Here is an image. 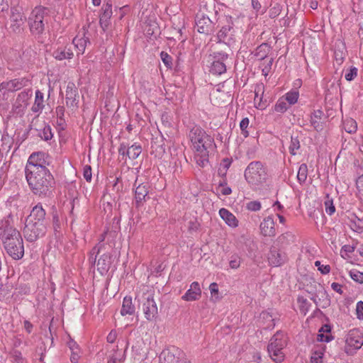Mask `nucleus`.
Segmentation results:
<instances>
[{
  "mask_svg": "<svg viewBox=\"0 0 363 363\" xmlns=\"http://www.w3.org/2000/svg\"><path fill=\"white\" fill-rule=\"evenodd\" d=\"M83 175H84V179L87 181V182H91V168L89 165H86L84 167V171H83Z\"/></svg>",
  "mask_w": 363,
  "mask_h": 363,
  "instance_id": "nucleus-56",
  "label": "nucleus"
},
{
  "mask_svg": "<svg viewBox=\"0 0 363 363\" xmlns=\"http://www.w3.org/2000/svg\"><path fill=\"white\" fill-rule=\"evenodd\" d=\"M315 265L318 267V270L321 272L323 274H327L330 271V265H323L321 264L320 261H316L315 262Z\"/></svg>",
  "mask_w": 363,
  "mask_h": 363,
  "instance_id": "nucleus-52",
  "label": "nucleus"
},
{
  "mask_svg": "<svg viewBox=\"0 0 363 363\" xmlns=\"http://www.w3.org/2000/svg\"><path fill=\"white\" fill-rule=\"evenodd\" d=\"M111 256L107 254H104L101 256L97 262L98 269L101 272L108 271L110 265Z\"/></svg>",
  "mask_w": 363,
  "mask_h": 363,
  "instance_id": "nucleus-31",
  "label": "nucleus"
},
{
  "mask_svg": "<svg viewBox=\"0 0 363 363\" xmlns=\"http://www.w3.org/2000/svg\"><path fill=\"white\" fill-rule=\"evenodd\" d=\"M214 74L220 75L226 72V65L225 62L213 60L210 69Z\"/></svg>",
  "mask_w": 363,
  "mask_h": 363,
  "instance_id": "nucleus-29",
  "label": "nucleus"
},
{
  "mask_svg": "<svg viewBox=\"0 0 363 363\" xmlns=\"http://www.w3.org/2000/svg\"><path fill=\"white\" fill-rule=\"evenodd\" d=\"M196 25L197 30L201 33L209 35L214 31V24L208 17L204 16L203 14L196 15Z\"/></svg>",
  "mask_w": 363,
  "mask_h": 363,
  "instance_id": "nucleus-17",
  "label": "nucleus"
},
{
  "mask_svg": "<svg viewBox=\"0 0 363 363\" xmlns=\"http://www.w3.org/2000/svg\"><path fill=\"white\" fill-rule=\"evenodd\" d=\"M160 363H189L185 354L179 349L173 347L163 350L160 355Z\"/></svg>",
  "mask_w": 363,
  "mask_h": 363,
  "instance_id": "nucleus-8",
  "label": "nucleus"
},
{
  "mask_svg": "<svg viewBox=\"0 0 363 363\" xmlns=\"http://www.w3.org/2000/svg\"><path fill=\"white\" fill-rule=\"evenodd\" d=\"M12 357H13L14 361H16V362H23V359L22 357L21 352L18 350L13 351Z\"/></svg>",
  "mask_w": 363,
  "mask_h": 363,
  "instance_id": "nucleus-62",
  "label": "nucleus"
},
{
  "mask_svg": "<svg viewBox=\"0 0 363 363\" xmlns=\"http://www.w3.org/2000/svg\"><path fill=\"white\" fill-rule=\"evenodd\" d=\"M201 296V290L199 284L197 281L193 282L190 289L182 296V298L186 301H196L200 298Z\"/></svg>",
  "mask_w": 363,
  "mask_h": 363,
  "instance_id": "nucleus-21",
  "label": "nucleus"
},
{
  "mask_svg": "<svg viewBox=\"0 0 363 363\" xmlns=\"http://www.w3.org/2000/svg\"><path fill=\"white\" fill-rule=\"evenodd\" d=\"M135 313V306L130 296H125L123 298L121 314L122 315H133Z\"/></svg>",
  "mask_w": 363,
  "mask_h": 363,
  "instance_id": "nucleus-27",
  "label": "nucleus"
},
{
  "mask_svg": "<svg viewBox=\"0 0 363 363\" xmlns=\"http://www.w3.org/2000/svg\"><path fill=\"white\" fill-rule=\"evenodd\" d=\"M11 27L13 32L20 33L26 20V16L18 8H12L10 16Z\"/></svg>",
  "mask_w": 363,
  "mask_h": 363,
  "instance_id": "nucleus-14",
  "label": "nucleus"
},
{
  "mask_svg": "<svg viewBox=\"0 0 363 363\" xmlns=\"http://www.w3.org/2000/svg\"><path fill=\"white\" fill-rule=\"evenodd\" d=\"M268 259L270 264L273 266H280L285 262L286 255L277 248L273 247L270 250Z\"/></svg>",
  "mask_w": 363,
  "mask_h": 363,
  "instance_id": "nucleus-23",
  "label": "nucleus"
},
{
  "mask_svg": "<svg viewBox=\"0 0 363 363\" xmlns=\"http://www.w3.org/2000/svg\"><path fill=\"white\" fill-rule=\"evenodd\" d=\"M357 75V69L354 67H351L345 74V79L347 81L353 80Z\"/></svg>",
  "mask_w": 363,
  "mask_h": 363,
  "instance_id": "nucleus-50",
  "label": "nucleus"
},
{
  "mask_svg": "<svg viewBox=\"0 0 363 363\" xmlns=\"http://www.w3.org/2000/svg\"><path fill=\"white\" fill-rule=\"evenodd\" d=\"M346 345L354 350L360 349L363 345V333L357 328L350 330L346 337Z\"/></svg>",
  "mask_w": 363,
  "mask_h": 363,
  "instance_id": "nucleus-13",
  "label": "nucleus"
},
{
  "mask_svg": "<svg viewBox=\"0 0 363 363\" xmlns=\"http://www.w3.org/2000/svg\"><path fill=\"white\" fill-rule=\"evenodd\" d=\"M160 57L164 64V65L167 67V69H172L173 67V59L172 56H170L168 53L166 52L162 51L160 53Z\"/></svg>",
  "mask_w": 363,
  "mask_h": 363,
  "instance_id": "nucleus-40",
  "label": "nucleus"
},
{
  "mask_svg": "<svg viewBox=\"0 0 363 363\" xmlns=\"http://www.w3.org/2000/svg\"><path fill=\"white\" fill-rule=\"evenodd\" d=\"M241 262V259L238 255H233L230 257V267L231 269H238Z\"/></svg>",
  "mask_w": 363,
  "mask_h": 363,
  "instance_id": "nucleus-45",
  "label": "nucleus"
},
{
  "mask_svg": "<svg viewBox=\"0 0 363 363\" xmlns=\"http://www.w3.org/2000/svg\"><path fill=\"white\" fill-rule=\"evenodd\" d=\"M50 9L44 6L35 7L28 18L30 30L33 35L42 34L45 30V25L50 18Z\"/></svg>",
  "mask_w": 363,
  "mask_h": 363,
  "instance_id": "nucleus-3",
  "label": "nucleus"
},
{
  "mask_svg": "<svg viewBox=\"0 0 363 363\" xmlns=\"http://www.w3.org/2000/svg\"><path fill=\"white\" fill-rule=\"evenodd\" d=\"M30 80L26 77L18 78L0 84V90L6 89L9 91H14L22 89L29 84Z\"/></svg>",
  "mask_w": 363,
  "mask_h": 363,
  "instance_id": "nucleus-19",
  "label": "nucleus"
},
{
  "mask_svg": "<svg viewBox=\"0 0 363 363\" xmlns=\"http://www.w3.org/2000/svg\"><path fill=\"white\" fill-rule=\"evenodd\" d=\"M324 206L325 208V211L328 214L331 216L335 213V207L333 203V199L330 196L329 194H326L325 196Z\"/></svg>",
  "mask_w": 363,
  "mask_h": 363,
  "instance_id": "nucleus-35",
  "label": "nucleus"
},
{
  "mask_svg": "<svg viewBox=\"0 0 363 363\" xmlns=\"http://www.w3.org/2000/svg\"><path fill=\"white\" fill-rule=\"evenodd\" d=\"M332 339V336L331 335H328V334H326V335H324V334H319L318 335V340L320 342H328L331 340Z\"/></svg>",
  "mask_w": 363,
  "mask_h": 363,
  "instance_id": "nucleus-61",
  "label": "nucleus"
},
{
  "mask_svg": "<svg viewBox=\"0 0 363 363\" xmlns=\"http://www.w3.org/2000/svg\"><path fill=\"white\" fill-rule=\"evenodd\" d=\"M148 195V191L146 185L140 184L137 186L135 191V199L136 207H140L144 201L146 200V198Z\"/></svg>",
  "mask_w": 363,
  "mask_h": 363,
  "instance_id": "nucleus-24",
  "label": "nucleus"
},
{
  "mask_svg": "<svg viewBox=\"0 0 363 363\" xmlns=\"http://www.w3.org/2000/svg\"><path fill=\"white\" fill-rule=\"evenodd\" d=\"M245 178L247 182L255 186L266 182L267 174L263 164L260 162H250L245 171Z\"/></svg>",
  "mask_w": 363,
  "mask_h": 363,
  "instance_id": "nucleus-5",
  "label": "nucleus"
},
{
  "mask_svg": "<svg viewBox=\"0 0 363 363\" xmlns=\"http://www.w3.org/2000/svg\"><path fill=\"white\" fill-rule=\"evenodd\" d=\"M6 252L14 259H19L24 255L23 239L19 233L3 244Z\"/></svg>",
  "mask_w": 363,
  "mask_h": 363,
  "instance_id": "nucleus-7",
  "label": "nucleus"
},
{
  "mask_svg": "<svg viewBox=\"0 0 363 363\" xmlns=\"http://www.w3.org/2000/svg\"><path fill=\"white\" fill-rule=\"evenodd\" d=\"M73 56V52L70 49H68L66 50V49H57V50L54 51L53 52V57L58 60H62L65 59H71Z\"/></svg>",
  "mask_w": 363,
  "mask_h": 363,
  "instance_id": "nucleus-32",
  "label": "nucleus"
},
{
  "mask_svg": "<svg viewBox=\"0 0 363 363\" xmlns=\"http://www.w3.org/2000/svg\"><path fill=\"white\" fill-rule=\"evenodd\" d=\"M322 111L320 110L315 111L311 116V124L317 131H320L323 129V125L318 120L320 119Z\"/></svg>",
  "mask_w": 363,
  "mask_h": 363,
  "instance_id": "nucleus-28",
  "label": "nucleus"
},
{
  "mask_svg": "<svg viewBox=\"0 0 363 363\" xmlns=\"http://www.w3.org/2000/svg\"><path fill=\"white\" fill-rule=\"evenodd\" d=\"M356 186L359 195L363 196V175L359 176L356 180Z\"/></svg>",
  "mask_w": 363,
  "mask_h": 363,
  "instance_id": "nucleus-57",
  "label": "nucleus"
},
{
  "mask_svg": "<svg viewBox=\"0 0 363 363\" xmlns=\"http://www.w3.org/2000/svg\"><path fill=\"white\" fill-rule=\"evenodd\" d=\"M197 153H198V156L200 157V158L199 160H197L198 164L201 166H204L205 163L208 162V154L204 157L200 152H197Z\"/></svg>",
  "mask_w": 363,
  "mask_h": 363,
  "instance_id": "nucleus-63",
  "label": "nucleus"
},
{
  "mask_svg": "<svg viewBox=\"0 0 363 363\" xmlns=\"http://www.w3.org/2000/svg\"><path fill=\"white\" fill-rule=\"evenodd\" d=\"M246 207L249 211H257L261 208V203L258 201H250L247 203Z\"/></svg>",
  "mask_w": 363,
  "mask_h": 363,
  "instance_id": "nucleus-49",
  "label": "nucleus"
},
{
  "mask_svg": "<svg viewBox=\"0 0 363 363\" xmlns=\"http://www.w3.org/2000/svg\"><path fill=\"white\" fill-rule=\"evenodd\" d=\"M281 12V6L279 4H276L270 9V17L275 18L279 15Z\"/></svg>",
  "mask_w": 363,
  "mask_h": 363,
  "instance_id": "nucleus-59",
  "label": "nucleus"
},
{
  "mask_svg": "<svg viewBox=\"0 0 363 363\" xmlns=\"http://www.w3.org/2000/svg\"><path fill=\"white\" fill-rule=\"evenodd\" d=\"M116 337H117V335H116V331H113V330H111L109 334L108 335L106 339H107V341L110 343H113L115 342L116 339Z\"/></svg>",
  "mask_w": 363,
  "mask_h": 363,
  "instance_id": "nucleus-64",
  "label": "nucleus"
},
{
  "mask_svg": "<svg viewBox=\"0 0 363 363\" xmlns=\"http://www.w3.org/2000/svg\"><path fill=\"white\" fill-rule=\"evenodd\" d=\"M287 109H288V105H287L286 102L285 101V100L283 99H279L274 106V110L277 112L284 113Z\"/></svg>",
  "mask_w": 363,
  "mask_h": 363,
  "instance_id": "nucleus-41",
  "label": "nucleus"
},
{
  "mask_svg": "<svg viewBox=\"0 0 363 363\" xmlns=\"http://www.w3.org/2000/svg\"><path fill=\"white\" fill-rule=\"evenodd\" d=\"M350 277L357 283L363 284V273L357 270H351L350 272Z\"/></svg>",
  "mask_w": 363,
  "mask_h": 363,
  "instance_id": "nucleus-43",
  "label": "nucleus"
},
{
  "mask_svg": "<svg viewBox=\"0 0 363 363\" xmlns=\"http://www.w3.org/2000/svg\"><path fill=\"white\" fill-rule=\"evenodd\" d=\"M32 94L33 91L31 89L24 90L18 94V100L23 103H26L32 96Z\"/></svg>",
  "mask_w": 363,
  "mask_h": 363,
  "instance_id": "nucleus-44",
  "label": "nucleus"
},
{
  "mask_svg": "<svg viewBox=\"0 0 363 363\" xmlns=\"http://www.w3.org/2000/svg\"><path fill=\"white\" fill-rule=\"evenodd\" d=\"M141 152V146L135 144L128 147L125 143H121L118 148V153L122 156V160H124L125 157H128L130 160H135L138 157Z\"/></svg>",
  "mask_w": 363,
  "mask_h": 363,
  "instance_id": "nucleus-18",
  "label": "nucleus"
},
{
  "mask_svg": "<svg viewBox=\"0 0 363 363\" xmlns=\"http://www.w3.org/2000/svg\"><path fill=\"white\" fill-rule=\"evenodd\" d=\"M298 98V91H289L286 94L285 101H287L289 104H294L297 102Z\"/></svg>",
  "mask_w": 363,
  "mask_h": 363,
  "instance_id": "nucleus-42",
  "label": "nucleus"
},
{
  "mask_svg": "<svg viewBox=\"0 0 363 363\" xmlns=\"http://www.w3.org/2000/svg\"><path fill=\"white\" fill-rule=\"evenodd\" d=\"M18 233L19 231L11 225L9 220L5 219L0 221V239L3 244Z\"/></svg>",
  "mask_w": 363,
  "mask_h": 363,
  "instance_id": "nucleus-16",
  "label": "nucleus"
},
{
  "mask_svg": "<svg viewBox=\"0 0 363 363\" xmlns=\"http://www.w3.org/2000/svg\"><path fill=\"white\" fill-rule=\"evenodd\" d=\"M189 137L196 152H200L204 157L216 147L213 138L207 135L199 126H194L189 132Z\"/></svg>",
  "mask_w": 363,
  "mask_h": 363,
  "instance_id": "nucleus-2",
  "label": "nucleus"
},
{
  "mask_svg": "<svg viewBox=\"0 0 363 363\" xmlns=\"http://www.w3.org/2000/svg\"><path fill=\"white\" fill-rule=\"evenodd\" d=\"M354 251V247L350 245H345L341 249V256L343 258L349 257V254L353 252Z\"/></svg>",
  "mask_w": 363,
  "mask_h": 363,
  "instance_id": "nucleus-48",
  "label": "nucleus"
},
{
  "mask_svg": "<svg viewBox=\"0 0 363 363\" xmlns=\"http://www.w3.org/2000/svg\"><path fill=\"white\" fill-rule=\"evenodd\" d=\"M220 217L225 221V223L230 227H237L238 220L235 216L225 208H221L219 211Z\"/></svg>",
  "mask_w": 363,
  "mask_h": 363,
  "instance_id": "nucleus-25",
  "label": "nucleus"
},
{
  "mask_svg": "<svg viewBox=\"0 0 363 363\" xmlns=\"http://www.w3.org/2000/svg\"><path fill=\"white\" fill-rule=\"evenodd\" d=\"M344 129L349 133H354L357 131V125L355 121L349 119L344 122Z\"/></svg>",
  "mask_w": 363,
  "mask_h": 363,
  "instance_id": "nucleus-38",
  "label": "nucleus"
},
{
  "mask_svg": "<svg viewBox=\"0 0 363 363\" xmlns=\"http://www.w3.org/2000/svg\"><path fill=\"white\" fill-rule=\"evenodd\" d=\"M308 175V167L306 164H301L299 167L297 179L300 184H303L306 182Z\"/></svg>",
  "mask_w": 363,
  "mask_h": 363,
  "instance_id": "nucleus-34",
  "label": "nucleus"
},
{
  "mask_svg": "<svg viewBox=\"0 0 363 363\" xmlns=\"http://www.w3.org/2000/svg\"><path fill=\"white\" fill-rule=\"evenodd\" d=\"M101 247H102V245H100V246H99V245H96V246H95V247L92 249V250H91V256H90V257H89V262H94V263H95V262H96V255L95 256V257H93V255H94V254H96V255L99 254V252H100V250H101Z\"/></svg>",
  "mask_w": 363,
  "mask_h": 363,
  "instance_id": "nucleus-60",
  "label": "nucleus"
},
{
  "mask_svg": "<svg viewBox=\"0 0 363 363\" xmlns=\"http://www.w3.org/2000/svg\"><path fill=\"white\" fill-rule=\"evenodd\" d=\"M200 226L199 223L197 221L196 219H194L193 220H190L188 223V230L189 232H195L196 231Z\"/></svg>",
  "mask_w": 363,
  "mask_h": 363,
  "instance_id": "nucleus-55",
  "label": "nucleus"
},
{
  "mask_svg": "<svg viewBox=\"0 0 363 363\" xmlns=\"http://www.w3.org/2000/svg\"><path fill=\"white\" fill-rule=\"evenodd\" d=\"M47 227L45 225H41L26 221L25 227L23 228V235L28 241L32 242L43 237L45 235Z\"/></svg>",
  "mask_w": 363,
  "mask_h": 363,
  "instance_id": "nucleus-9",
  "label": "nucleus"
},
{
  "mask_svg": "<svg viewBox=\"0 0 363 363\" xmlns=\"http://www.w3.org/2000/svg\"><path fill=\"white\" fill-rule=\"evenodd\" d=\"M138 302L142 305V309L145 317L147 320L152 321L158 315V309L152 292L143 293L138 296Z\"/></svg>",
  "mask_w": 363,
  "mask_h": 363,
  "instance_id": "nucleus-6",
  "label": "nucleus"
},
{
  "mask_svg": "<svg viewBox=\"0 0 363 363\" xmlns=\"http://www.w3.org/2000/svg\"><path fill=\"white\" fill-rule=\"evenodd\" d=\"M26 179L31 191L39 197H50L55 189V179L49 169L25 171Z\"/></svg>",
  "mask_w": 363,
  "mask_h": 363,
  "instance_id": "nucleus-1",
  "label": "nucleus"
},
{
  "mask_svg": "<svg viewBox=\"0 0 363 363\" xmlns=\"http://www.w3.org/2000/svg\"><path fill=\"white\" fill-rule=\"evenodd\" d=\"M87 42H89L87 38H74L73 39V44L78 50V54L84 53Z\"/></svg>",
  "mask_w": 363,
  "mask_h": 363,
  "instance_id": "nucleus-33",
  "label": "nucleus"
},
{
  "mask_svg": "<svg viewBox=\"0 0 363 363\" xmlns=\"http://www.w3.org/2000/svg\"><path fill=\"white\" fill-rule=\"evenodd\" d=\"M38 135L45 141L51 140L53 135L50 126L49 125H45L43 129L39 132Z\"/></svg>",
  "mask_w": 363,
  "mask_h": 363,
  "instance_id": "nucleus-39",
  "label": "nucleus"
},
{
  "mask_svg": "<svg viewBox=\"0 0 363 363\" xmlns=\"http://www.w3.org/2000/svg\"><path fill=\"white\" fill-rule=\"evenodd\" d=\"M287 342L284 332L277 331L270 339L267 346V351L272 359L276 363H280L284 359V348L286 346Z\"/></svg>",
  "mask_w": 363,
  "mask_h": 363,
  "instance_id": "nucleus-4",
  "label": "nucleus"
},
{
  "mask_svg": "<svg viewBox=\"0 0 363 363\" xmlns=\"http://www.w3.org/2000/svg\"><path fill=\"white\" fill-rule=\"evenodd\" d=\"M249 119L247 118H244L240 123V128L241 129L242 134L245 138H247L249 135L248 131L246 130L249 125Z\"/></svg>",
  "mask_w": 363,
  "mask_h": 363,
  "instance_id": "nucleus-47",
  "label": "nucleus"
},
{
  "mask_svg": "<svg viewBox=\"0 0 363 363\" xmlns=\"http://www.w3.org/2000/svg\"><path fill=\"white\" fill-rule=\"evenodd\" d=\"M269 48H270L267 43H262L257 48L255 55L260 60H263L267 57L269 51Z\"/></svg>",
  "mask_w": 363,
  "mask_h": 363,
  "instance_id": "nucleus-37",
  "label": "nucleus"
},
{
  "mask_svg": "<svg viewBox=\"0 0 363 363\" xmlns=\"http://www.w3.org/2000/svg\"><path fill=\"white\" fill-rule=\"evenodd\" d=\"M301 147L300 140L298 136L291 135V143L289 145V152L292 155H296V150H298Z\"/></svg>",
  "mask_w": 363,
  "mask_h": 363,
  "instance_id": "nucleus-36",
  "label": "nucleus"
},
{
  "mask_svg": "<svg viewBox=\"0 0 363 363\" xmlns=\"http://www.w3.org/2000/svg\"><path fill=\"white\" fill-rule=\"evenodd\" d=\"M48 156L45 152H38L32 153L27 162V164L25 167V171H37L40 170V169H43V170L48 169L47 165H48V162L46 160V157Z\"/></svg>",
  "mask_w": 363,
  "mask_h": 363,
  "instance_id": "nucleus-10",
  "label": "nucleus"
},
{
  "mask_svg": "<svg viewBox=\"0 0 363 363\" xmlns=\"http://www.w3.org/2000/svg\"><path fill=\"white\" fill-rule=\"evenodd\" d=\"M65 92L66 105L68 107L77 108L79 96L78 89L74 82H68Z\"/></svg>",
  "mask_w": 363,
  "mask_h": 363,
  "instance_id": "nucleus-15",
  "label": "nucleus"
},
{
  "mask_svg": "<svg viewBox=\"0 0 363 363\" xmlns=\"http://www.w3.org/2000/svg\"><path fill=\"white\" fill-rule=\"evenodd\" d=\"M226 25L222 26L218 31L217 38L219 42H223L225 44H230L234 39L235 30L231 17H225Z\"/></svg>",
  "mask_w": 363,
  "mask_h": 363,
  "instance_id": "nucleus-11",
  "label": "nucleus"
},
{
  "mask_svg": "<svg viewBox=\"0 0 363 363\" xmlns=\"http://www.w3.org/2000/svg\"><path fill=\"white\" fill-rule=\"evenodd\" d=\"M43 101V94L40 90H37L35 101L31 108L32 111L37 113L41 111L44 108Z\"/></svg>",
  "mask_w": 363,
  "mask_h": 363,
  "instance_id": "nucleus-30",
  "label": "nucleus"
},
{
  "mask_svg": "<svg viewBox=\"0 0 363 363\" xmlns=\"http://www.w3.org/2000/svg\"><path fill=\"white\" fill-rule=\"evenodd\" d=\"M356 315L359 320H363V301H359L356 306Z\"/></svg>",
  "mask_w": 363,
  "mask_h": 363,
  "instance_id": "nucleus-54",
  "label": "nucleus"
},
{
  "mask_svg": "<svg viewBox=\"0 0 363 363\" xmlns=\"http://www.w3.org/2000/svg\"><path fill=\"white\" fill-rule=\"evenodd\" d=\"M67 345L71 351L70 361L72 363H78V360L80 358V348L77 343L70 340L67 342Z\"/></svg>",
  "mask_w": 363,
  "mask_h": 363,
  "instance_id": "nucleus-26",
  "label": "nucleus"
},
{
  "mask_svg": "<svg viewBox=\"0 0 363 363\" xmlns=\"http://www.w3.org/2000/svg\"><path fill=\"white\" fill-rule=\"evenodd\" d=\"M322 358H323V353L315 352L311 356V363H321Z\"/></svg>",
  "mask_w": 363,
  "mask_h": 363,
  "instance_id": "nucleus-58",
  "label": "nucleus"
},
{
  "mask_svg": "<svg viewBox=\"0 0 363 363\" xmlns=\"http://www.w3.org/2000/svg\"><path fill=\"white\" fill-rule=\"evenodd\" d=\"M45 215L46 213L45 209L43 208L41 204L38 203L33 208L26 221L41 225H45L47 227L48 221L45 218Z\"/></svg>",
  "mask_w": 363,
  "mask_h": 363,
  "instance_id": "nucleus-12",
  "label": "nucleus"
},
{
  "mask_svg": "<svg viewBox=\"0 0 363 363\" xmlns=\"http://www.w3.org/2000/svg\"><path fill=\"white\" fill-rule=\"evenodd\" d=\"M52 225L55 231H58L60 228L59 216L57 212L52 213Z\"/></svg>",
  "mask_w": 363,
  "mask_h": 363,
  "instance_id": "nucleus-53",
  "label": "nucleus"
},
{
  "mask_svg": "<svg viewBox=\"0 0 363 363\" xmlns=\"http://www.w3.org/2000/svg\"><path fill=\"white\" fill-rule=\"evenodd\" d=\"M232 163V160L230 159V158H224L221 163H220V167L219 169V172H221L222 169L221 168L223 169L224 170V172L223 173V175L225 176V172L227 171V169L230 167V164Z\"/></svg>",
  "mask_w": 363,
  "mask_h": 363,
  "instance_id": "nucleus-51",
  "label": "nucleus"
},
{
  "mask_svg": "<svg viewBox=\"0 0 363 363\" xmlns=\"http://www.w3.org/2000/svg\"><path fill=\"white\" fill-rule=\"evenodd\" d=\"M112 16V4L107 3L102 7V13L100 15V26L104 31L108 28L110 18Z\"/></svg>",
  "mask_w": 363,
  "mask_h": 363,
  "instance_id": "nucleus-22",
  "label": "nucleus"
},
{
  "mask_svg": "<svg viewBox=\"0 0 363 363\" xmlns=\"http://www.w3.org/2000/svg\"><path fill=\"white\" fill-rule=\"evenodd\" d=\"M213 60L225 62L228 58V55L222 51H215L213 52Z\"/></svg>",
  "mask_w": 363,
  "mask_h": 363,
  "instance_id": "nucleus-46",
  "label": "nucleus"
},
{
  "mask_svg": "<svg viewBox=\"0 0 363 363\" xmlns=\"http://www.w3.org/2000/svg\"><path fill=\"white\" fill-rule=\"evenodd\" d=\"M261 234L264 237H274L276 235L275 222L272 216H267L261 222Z\"/></svg>",
  "mask_w": 363,
  "mask_h": 363,
  "instance_id": "nucleus-20",
  "label": "nucleus"
}]
</instances>
